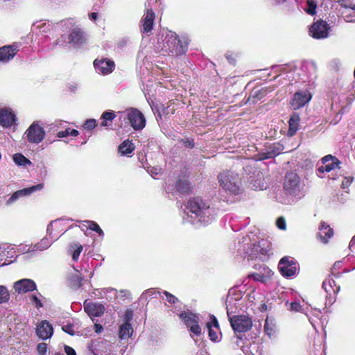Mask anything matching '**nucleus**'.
Masks as SVG:
<instances>
[{
  "mask_svg": "<svg viewBox=\"0 0 355 355\" xmlns=\"http://www.w3.org/2000/svg\"><path fill=\"white\" fill-rule=\"evenodd\" d=\"M353 247H355V235L352 237L349 244V248L350 250H352Z\"/></svg>",
  "mask_w": 355,
  "mask_h": 355,
  "instance_id": "obj_64",
  "label": "nucleus"
},
{
  "mask_svg": "<svg viewBox=\"0 0 355 355\" xmlns=\"http://www.w3.org/2000/svg\"><path fill=\"white\" fill-rule=\"evenodd\" d=\"M69 129L70 128H67L64 131L58 132V134H57L58 137L62 138V137H65L67 136H69Z\"/></svg>",
  "mask_w": 355,
  "mask_h": 355,
  "instance_id": "obj_58",
  "label": "nucleus"
},
{
  "mask_svg": "<svg viewBox=\"0 0 355 355\" xmlns=\"http://www.w3.org/2000/svg\"><path fill=\"white\" fill-rule=\"evenodd\" d=\"M13 160L15 163L19 166H24L31 164V161L28 160L26 157H24L21 153H17L13 155Z\"/></svg>",
  "mask_w": 355,
  "mask_h": 355,
  "instance_id": "obj_40",
  "label": "nucleus"
},
{
  "mask_svg": "<svg viewBox=\"0 0 355 355\" xmlns=\"http://www.w3.org/2000/svg\"><path fill=\"white\" fill-rule=\"evenodd\" d=\"M175 191L178 193L184 194L189 192L191 187L189 183L187 180H178L175 186Z\"/></svg>",
  "mask_w": 355,
  "mask_h": 355,
  "instance_id": "obj_37",
  "label": "nucleus"
},
{
  "mask_svg": "<svg viewBox=\"0 0 355 355\" xmlns=\"http://www.w3.org/2000/svg\"><path fill=\"white\" fill-rule=\"evenodd\" d=\"M89 349L93 355H110L112 344L105 340H96L89 346Z\"/></svg>",
  "mask_w": 355,
  "mask_h": 355,
  "instance_id": "obj_14",
  "label": "nucleus"
},
{
  "mask_svg": "<svg viewBox=\"0 0 355 355\" xmlns=\"http://www.w3.org/2000/svg\"><path fill=\"white\" fill-rule=\"evenodd\" d=\"M86 223H89L88 228L91 230L95 231L99 236H103V232L99 225L94 221L87 220Z\"/></svg>",
  "mask_w": 355,
  "mask_h": 355,
  "instance_id": "obj_45",
  "label": "nucleus"
},
{
  "mask_svg": "<svg viewBox=\"0 0 355 355\" xmlns=\"http://www.w3.org/2000/svg\"><path fill=\"white\" fill-rule=\"evenodd\" d=\"M14 247L10 245L4 244L0 246V266L8 265L12 262L11 259L14 257L12 253H15Z\"/></svg>",
  "mask_w": 355,
  "mask_h": 355,
  "instance_id": "obj_23",
  "label": "nucleus"
},
{
  "mask_svg": "<svg viewBox=\"0 0 355 355\" xmlns=\"http://www.w3.org/2000/svg\"><path fill=\"white\" fill-rule=\"evenodd\" d=\"M43 187V184H38L37 185L32 186L28 188L18 190L9 198V199L6 201V205H10L11 204L14 203L16 200H17L19 198L22 196H29L35 191L42 189Z\"/></svg>",
  "mask_w": 355,
  "mask_h": 355,
  "instance_id": "obj_20",
  "label": "nucleus"
},
{
  "mask_svg": "<svg viewBox=\"0 0 355 355\" xmlns=\"http://www.w3.org/2000/svg\"><path fill=\"white\" fill-rule=\"evenodd\" d=\"M264 331L266 334L268 336H271L274 333V324H272V322H269L268 318L266 320Z\"/></svg>",
  "mask_w": 355,
  "mask_h": 355,
  "instance_id": "obj_46",
  "label": "nucleus"
},
{
  "mask_svg": "<svg viewBox=\"0 0 355 355\" xmlns=\"http://www.w3.org/2000/svg\"><path fill=\"white\" fill-rule=\"evenodd\" d=\"M132 333L133 329L129 322H123L119 327V336L121 339L129 338Z\"/></svg>",
  "mask_w": 355,
  "mask_h": 355,
  "instance_id": "obj_33",
  "label": "nucleus"
},
{
  "mask_svg": "<svg viewBox=\"0 0 355 355\" xmlns=\"http://www.w3.org/2000/svg\"><path fill=\"white\" fill-rule=\"evenodd\" d=\"M82 282L83 278L78 275H73L71 278V285L74 288H78L81 287L83 284Z\"/></svg>",
  "mask_w": 355,
  "mask_h": 355,
  "instance_id": "obj_44",
  "label": "nucleus"
},
{
  "mask_svg": "<svg viewBox=\"0 0 355 355\" xmlns=\"http://www.w3.org/2000/svg\"><path fill=\"white\" fill-rule=\"evenodd\" d=\"M214 216V210L209 203L198 197L189 199L182 214L183 221L191 224H209Z\"/></svg>",
  "mask_w": 355,
  "mask_h": 355,
  "instance_id": "obj_1",
  "label": "nucleus"
},
{
  "mask_svg": "<svg viewBox=\"0 0 355 355\" xmlns=\"http://www.w3.org/2000/svg\"><path fill=\"white\" fill-rule=\"evenodd\" d=\"M270 250V243L266 240H261L257 244H253L247 254L252 259H258L265 261L268 257Z\"/></svg>",
  "mask_w": 355,
  "mask_h": 355,
  "instance_id": "obj_7",
  "label": "nucleus"
},
{
  "mask_svg": "<svg viewBox=\"0 0 355 355\" xmlns=\"http://www.w3.org/2000/svg\"><path fill=\"white\" fill-rule=\"evenodd\" d=\"M276 225L280 230H285L286 228V221L283 217H279L277 218Z\"/></svg>",
  "mask_w": 355,
  "mask_h": 355,
  "instance_id": "obj_53",
  "label": "nucleus"
},
{
  "mask_svg": "<svg viewBox=\"0 0 355 355\" xmlns=\"http://www.w3.org/2000/svg\"><path fill=\"white\" fill-rule=\"evenodd\" d=\"M129 42V39L128 37H123L121 38L117 43V46L119 48H123Z\"/></svg>",
  "mask_w": 355,
  "mask_h": 355,
  "instance_id": "obj_56",
  "label": "nucleus"
},
{
  "mask_svg": "<svg viewBox=\"0 0 355 355\" xmlns=\"http://www.w3.org/2000/svg\"><path fill=\"white\" fill-rule=\"evenodd\" d=\"M329 28L326 21H317L310 27L309 35L315 39H324L328 37Z\"/></svg>",
  "mask_w": 355,
  "mask_h": 355,
  "instance_id": "obj_12",
  "label": "nucleus"
},
{
  "mask_svg": "<svg viewBox=\"0 0 355 355\" xmlns=\"http://www.w3.org/2000/svg\"><path fill=\"white\" fill-rule=\"evenodd\" d=\"M299 122H300V116L297 114L294 113L291 116L288 123H289V128L288 130V135L290 137L293 136L295 135L297 131L298 130L299 128Z\"/></svg>",
  "mask_w": 355,
  "mask_h": 355,
  "instance_id": "obj_32",
  "label": "nucleus"
},
{
  "mask_svg": "<svg viewBox=\"0 0 355 355\" xmlns=\"http://www.w3.org/2000/svg\"><path fill=\"white\" fill-rule=\"evenodd\" d=\"M85 311L88 314L89 316L92 317H99L103 313L105 308L103 304L96 302H84Z\"/></svg>",
  "mask_w": 355,
  "mask_h": 355,
  "instance_id": "obj_25",
  "label": "nucleus"
},
{
  "mask_svg": "<svg viewBox=\"0 0 355 355\" xmlns=\"http://www.w3.org/2000/svg\"><path fill=\"white\" fill-rule=\"evenodd\" d=\"M83 246L76 243L71 244L70 245V250L72 252V259L74 261L78 260L79 256L83 251Z\"/></svg>",
  "mask_w": 355,
  "mask_h": 355,
  "instance_id": "obj_42",
  "label": "nucleus"
},
{
  "mask_svg": "<svg viewBox=\"0 0 355 355\" xmlns=\"http://www.w3.org/2000/svg\"><path fill=\"white\" fill-rule=\"evenodd\" d=\"M116 117V115L114 112L106 111L103 113L101 115V127H107L110 126L112 123V121Z\"/></svg>",
  "mask_w": 355,
  "mask_h": 355,
  "instance_id": "obj_34",
  "label": "nucleus"
},
{
  "mask_svg": "<svg viewBox=\"0 0 355 355\" xmlns=\"http://www.w3.org/2000/svg\"><path fill=\"white\" fill-rule=\"evenodd\" d=\"M257 270L258 271L257 272L251 274L249 275V277H252L255 281L261 282L263 283H266L268 280H270L274 274L273 272L268 266L263 264L260 265Z\"/></svg>",
  "mask_w": 355,
  "mask_h": 355,
  "instance_id": "obj_21",
  "label": "nucleus"
},
{
  "mask_svg": "<svg viewBox=\"0 0 355 355\" xmlns=\"http://www.w3.org/2000/svg\"><path fill=\"white\" fill-rule=\"evenodd\" d=\"M53 329L51 324L46 320L42 321L37 327V335L42 339H48L53 335Z\"/></svg>",
  "mask_w": 355,
  "mask_h": 355,
  "instance_id": "obj_27",
  "label": "nucleus"
},
{
  "mask_svg": "<svg viewBox=\"0 0 355 355\" xmlns=\"http://www.w3.org/2000/svg\"><path fill=\"white\" fill-rule=\"evenodd\" d=\"M336 177L332 176V180H336L338 179L340 177L342 178V182H341V188L344 190H345L346 192H348L347 189H348L349 187L351 185L354 180V178L351 175H345L344 174L340 173L339 175L336 174Z\"/></svg>",
  "mask_w": 355,
  "mask_h": 355,
  "instance_id": "obj_36",
  "label": "nucleus"
},
{
  "mask_svg": "<svg viewBox=\"0 0 355 355\" xmlns=\"http://www.w3.org/2000/svg\"><path fill=\"white\" fill-rule=\"evenodd\" d=\"M184 144L185 146L189 148H193L194 146V142L193 140L187 139L184 141Z\"/></svg>",
  "mask_w": 355,
  "mask_h": 355,
  "instance_id": "obj_61",
  "label": "nucleus"
},
{
  "mask_svg": "<svg viewBox=\"0 0 355 355\" xmlns=\"http://www.w3.org/2000/svg\"><path fill=\"white\" fill-rule=\"evenodd\" d=\"M133 313L131 310H126L125 312V314L123 315V322H129L132 319Z\"/></svg>",
  "mask_w": 355,
  "mask_h": 355,
  "instance_id": "obj_55",
  "label": "nucleus"
},
{
  "mask_svg": "<svg viewBox=\"0 0 355 355\" xmlns=\"http://www.w3.org/2000/svg\"><path fill=\"white\" fill-rule=\"evenodd\" d=\"M27 140L32 144H39L45 137V131L37 123H33L26 131Z\"/></svg>",
  "mask_w": 355,
  "mask_h": 355,
  "instance_id": "obj_10",
  "label": "nucleus"
},
{
  "mask_svg": "<svg viewBox=\"0 0 355 355\" xmlns=\"http://www.w3.org/2000/svg\"><path fill=\"white\" fill-rule=\"evenodd\" d=\"M266 94V90L254 89L252 91L248 101H252V103H256L258 100H261Z\"/></svg>",
  "mask_w": 355,
  "mask_h": 355,
  "instance_id": "obj_39",
  "label": "nucleus"
},
{
  "mask_svg": "<svg viewBox=\"0 0 355 355\" xmlns=\"http://www.w3.org/2000/svg\"><path fill=\"white\" fill-rule=\"evenodd\" d=\"M51 25L49 23H41V24H34V28L40 29V32H46L47 29H49Z\"/></svg>",
  "mask_w": 355,
  "mask_h": 355,
  "instance_id": "obj_48",
  "label": "nucleus"
},
{
  "mask_svg": "<svg viewBox=\"0 0 355 355\" xmlns=\"http://www.w3.org/2000/svg\"><path fill=\"white\" fill-rule=\"evenodd\" d=\"M207 328L208 329L210 340L214 343L220 342L222 334L219 328L218 322L214 315H209V321L207 323Z\"/></svg>",
  "mask_w": 355,
  "mask_h": 355,
  "instance_id": "obj_17",
  "label": "nucleus"
},
{
  "mask_svg": "<svg viewBox=\"0 0 355 355\" xmlns=\"http://www.w3.org/2000/svg\"><path fill=\"white\" fill-rule=\"evenodd\" d=\"M64 351L67 355H76L75 350L69 346L65 345Z\"/></svg>",
  "mask_w": 355,
  "mask_h": 355,
  "instance_id": "obj_59",
  "label": "nucleus"
},
{
  "mask_svg": "<svg viewBox=\"0 0 355 355\" xmlns=\"http://www.w3.org/2000/svg\"><path fill=\"white\" fill-rule=\"evenodd\" d=\"M311 94L308 90H300L295 93L291 99V106L294 110L304 107L311 99Z\"/></svg>",
  "mask_w": 355,
  "mask_h": 355,
  "instance_id": "obj_16",
  "label": "nucleus"
},
{
  "mask_svg": "<svg viewBox=\"0 0 355 355\" xmlns=\"http://www.w3.org/2000/svg\"><path fill=\"white\" fill-rule=\"evenodd\" d=\"M309 320L311 324H312L313 327L315 329V331H317V324L318 323V321L315 320L313 318L311 317H309Z\"/></svg>",
  "mask_w": 355,
  "mask_h": 355,
  "instance_id": "obj_63",
  "label": "nucleus"
},
{
  "mask_svg": "<svg viewBox=\"0 0 355 355\" xmlns=\"http://www.w3.org/2000/svg\"><path fill=\"white\" fill-rule=\"evenodd\" d=\"M157 293L159 294V292H157L153 289H149L142 293L141 297H144L145 295H156Z\"/></svg>",
  "mask_w": 355,
  "mask_h": 355,
  "instance_id": "obj_60",
  "label": "nucleus"
},
{
  "mask_svg": "<svg viewBox=\"0 0 355 355\" xmlns=\"http://www.w3.org/2000/svg\"><path fill=\"white\" fill-rule=\"evenodd\" d=\"M17 251L21 253H27L29 252L35 251V249L33 248V247L32 248L31 246L26 245H20L17 248Z\"/></svg>",
  "mask_w": 355,
  "mask_h": 355,
  "instance_id": "obj_49",
  "label": "nucleus"
},
{
  "mask_svg": "<svg viewBox=\"0 0 355 355\" xmlns=\"http://www.w3.org/2000/svg\"><path fill=\"white\" fill-rule=\"evenodd\" d=\"M163 294L165 295L166 300L170 303L175 304L178 301V298L175 296H174L173 295L171 294L167 291H164Z\"/></svg>",
  "mask_w": 355,
  "mask_h": 355,
  "instance_id": "obj_51",
  "label": "nucleus"
},
{
  "mask_svg": "<svg viewBox=\"0 0 355 355\" xmlns=\"http://www.w3.org/2000/svg\"><path fill=\"white\" fill-rule=\"evenodd\" d=\"M10 299L9 293L4 286L0 285V304L7 302Z\"/></svg>",
  "mask_w": 355,
  "mask_h": 355,
  "instance_id": "obj_43",
  "label": "nucleus"
},
{
  "mask_svg": "<svg viewBox=\"0 0 355 355\" xmlns=\"http://www.w3.org/2000/svg\"><path fill=\"white\" fill-rule=\"evenodd\" d=\"M218 178L220 186L226 192L234 195L239 193L241 182L237 173L232 171H225L221 173Z\"/></svg>",
  "mask_w": 355,
  "mask_h": 355,
  "instance_id": "obj_5",
  "label": "nucleus"
},
{
  "mask_svg": "<svg viewBox=\"0 0 355 355\" xmlns=\"http://www.w3.org/2000/svg\"><path fill=\"white\" fill-rule=\"evenodd\" d=\"M333 230L325 223H321L318 232V237L320 238V241L324 243H327L328 240L333 236Z\"/></svg>",
  "mask_w": 355,
  "mask_h": 355,
  "instance_id": "obj_29",
  "label": "nucleus"
},
{
  "mask_svg": "<svg viewBox=\"0 0 355 355\" xmlns=\"http://www.w3.org/2000/svg\"><path fill=\"white\" fill-rule=\"evenodd\" d=\"M124 118H128L131 126L135 130H142L146 125V120L142 113L137 109L131 108L122 113Z\"/></svg>",
  "mask_w": 355,
  "mask_h": 355,
  "instance_id": "obj_8",
  "label": "nucleus"
},
{
  "mask_svg": "<svg viewBox=\"0 0 355 355\" xmlns=\"http://www.w3.org/2000/svg\"><path fill=\"white\" fill-rule=\"evenodd\" d=\"M37 350L40 355H44L47 350V345L44 343H39L37 346Z\"/></svg>",
  "mask_w": 355,
  "mask_h": 355,
  "instance_id": "obj_50",
  "label": "nucleus"
},
{
  "mask_svg": "<svg viewBox=\"0 0 355 355\" xmlns=\"http://www.w3.org/2000/svg\"><path fill=\"white\" fill-rule=\"evenodd\" d=\"M283 188L286 195L297 200L304 197L306 193L304 184L301 181L299 175L293 172L286 173Z\"/></svg>",
  "mask_w": 355,
  "mask_h": 355,
  "instance_id": "obj_3",
  "label": "nucleus"
},
{
  "mask_svg": "<svg viewBox=\"0 0 355 355\" xmlns=\"http://www.w3.org/2000/svg\"><path fill=\"white\" fill-rule=\"evenodd\" d=\"M69 220L59 218L50 223L46 230L48 236L51 239H54V240H57L60 236L59 234H63L65 232L64 227Z\"/></svg>",
  "mask_w": 355,
  "mask_h": 355,
  "instance_id": "obj_15",
  "label": "nucleus"
},
{
  "mask_svg": "<svg viewBox=\"0 0 355 355\" xmlns=\"http://www.w3.org/2000/svg\"><path fill=\"white\" fill-rule=\"evenodd\" d=\"M340 162L336 157L331 155H328L322 157V165L318 168V175L322 178L320 173L324 172H330L331 171L340 170L339 164Z\"/></svg>",
  "mask_w": 355,
  "mask_h": 355,
  "instance_id": "obj_13",
  "label": "nucleus"
},
{
  "mask_svg": "<svg viewBox=\"0 0 355 355\" xmlns=\"http://www.w3.org/2000/svg\"><path fill=\"white\" fill-rule=\"evenodd\" d=\"M98 13L97 12H91L89 14V19L93 21H95L98 19Z\"/></svg>",
  "mask_w": 355,
  "mask_h": 355,
  "instance_id": "obj_62",
  "label": "nucleus"
},
{
  "mask_svg": "<svg viewBox=\"0 0 355 355\" xmlns=\"http://www.w3.org/2000/svg\"><path fill=\"white\" fill-rule=\"evenodd\" d=\"M322 288L329 295H331V292L334 294H336L340 290V286H337L335 280L330 277L324 280L322 283Z\"/></svg>",
  "mask_w": 355,
  "mask_h": 355,
  "instance_id": "obj_31",
  "label": "nucleus"
},
{
  "mask_svg": "<svg viewBox=\"0 0 355 355\" xmlns=\"http://www.w3.org/2000/svg\"><path fill=\"white\" fill-rule=\"evenodd\" d=\"M155 20V13L152 8H146V11L141 19V29L142 33H148L150 32L153 27Z\"/></svg>",
  "mask_w": 355,
  "mask_h": 355,
  "instance_id": "obj_22",
  "label": "nucleus"
},
{
  "mask_svg": "<svg viewBox=\"0 0 355 355\" xmlns=\"http://www.w3.org/2000/svg\"><path fill=\"white\" fill-rule=\"evenodd\" d=\"M283 146L279 143L272 144L266 147L264 152L259 155V159L263 160L270 159L279 155L283 150Z\"/></svg>",
  "mask_w": 355,
  "mask_h": 355,
  "instance_id": "obj_24",
  "label": "nucleus"
},
{
  "mask_svg": "<svg viewBox=\"0 0 355 355\" xmlns=\"http://www.w3.org/2000/svg\"><path fill=\"white\" fill-rule=\"evenodd\" d=\"M13 288L19 294H24L36 290L35 282L31 279H22L15 282Z\"/></svg>",
  "mask_w": 355,
  "mask_h": 355,
  "instance_id": "obj_19",
  "label": "nucleus"
},
{
  "mask_svg": "<svg viewBox=\"0 0 355 355\" xmlns=\"http://www.w3.org/2000/svg\"><path fill=\"white\" fill-rule=\"evenodd\" d=\"M76 21L75 19L69 18L60 21V26L63 28L71 29L69 35H62L60 39L58 40L57 44L60 46H67L68 44L72 46H78L85 42L86 38L83 30L76 25Z\"/></svg>",
  "mask_w": 355,
  "mask_h": 355,
  "instance_id": "obj_2",
  "label": "nucleus"
},
{
  "mask_svg": "<svg viewBox=\"0 0 355 355\" xmlns=\"http://www.w3.org/2000/svg\"><path fill=\"white\" fill-rule=\"evenodd\" d=\"M62 330L70 335L74 334V330L73 329V326L67 324L62 327Z\"/></svg>",
  "mask_w": 355,
  "mask_h": 355,
  "instance_id": "obj_57",
  "label": "nucleus"
},
{
  "mask_svg": "<svg viewBox=\"0 0 355 355\" xmlns=\"http://www.w3.org/2000/svg\"><path fill=\"white\" fill-rule=\"evenodd\" d=\"M31 301L33 303L37 309H40L43 306L42 303L40 300L35 295H32L31 296Z\"/></svg>",
  "mask_w": 355,
  "mask_h": 355,
  "instance_id": "obj_52",
  "label": "nucleus"
},
{
  "mask_svg": "<svg viewBox=\"0 0 355 355\" xmlns=\"http://www.w3.org/2000/svg\"><path fill=\"white\" fill-rule=\"evenodd\" d=\"M230 318L231 326L235 332H246L252 327V320L245 315H237Z\"/></svg>",
  "mask_w": 355,
  "mask_h": 355,
  "instance_id": "obj_11",
  "label": "nucleus"
},
{
  "mask_svg": "<svg viewBox=\"0 0 355 355\" xmlns=\"http://www.w3.org/2000/svg\"><path fill=\"white\" fill-rule=\"evenodd\" d=\"M94 65L96 70L103 75L110 73L115 67L114 62L107 58L96 59L94 62Z\"/></svg>",
  "mask_w": 355,
  "mask_h": 355,
  "instance_id": "obj_18",
  "label": "nucleus"
},
{
  "mask_svg": "<svg viewBox=\"0 0 355 355\" xmlns=\"http://www.w3.org/2000/svg\"><path fill=\"white\" fill-rule=\"evenodd\" d=\"M17 51V46L15 44L0 48V62H8L14 58Z\"/></svg>",
  "mask_w": 355,
  "mask_h": 355,
  "instance_id": "obj_26",
  "label": "nucleus"
},
{
  "mask_svg": "<svg viewBox=\"0 0 355 355\" xmlns=\"http://www.w3.org/2000/svg\"><path fill=\"white\" fill-rule=\"evenodd\" d=\"M179 316L189 329L192 338L202 334V329L199 325L200 319L197 314L188 311L181 312Z\"/></svg>",
  "mask_w": 355,
  "mask_h": 355,
  "instance_id": "obj_6",
  "label": "nucleus"
},
{
  "mask_svg": "<svg viewBox=\"0 0 355 355\" xmlns=\"http://www.w3.org/2000/svg\"><path fill=\"white\" fill-rule=\"evenodd\" d=\"M302 69L306 73V78L309 81L313 80L316 78L317 66L315 62L310 61L303 63Z\"/></svg>",
  "mask_w": 355,
  "mask_h": 355,
  "instance_id": "obj_30",
  "label": "nucleus"
},
{
  "mask_svg": "<svg viewBox=\"0 0 355 355\" xmlns=\"http://www.w3.org/2000/svg\"><path fill=\"white\" fill-rule=\"evenodd\" d=\"M54 239H51L50 236L47 235V236L43 238L39 243L33 246L35 250L42 251L49 248L53 242L54 241Z\"/></svg>",
  "mask_w": 355,
  "mask_h": 355,
  "instance_id": "obj_35",
  "label": "nucleus"
},
{
  "mask_svg": "<svg viewBox=\"0 0 355 355\" xmlns=\"http://www.w3.org/2000/svg\"><path fill=\"white\" fill-rule=\"evenodd\" d=\"M162 50L173 56L180 55L187 50V44H182L178 36L173 32H168L164 40Z\"/></svg>",
  "mask_w": 355,
  "mask_h": 355,
  "instance_id": "obj_4",
  "label": "nucleus"
},
{
  "mask_svg": "<svg viewBox=\"0 0 355 355\" xmlns=\"http://www.w3.org/2000/svg\"><path fill=\"white\" fill-rule=\"evenodd\" d=\"M316 8L317 3L314 0H306L304 10L307 14L313 15L316 12Z\"/></svg>",
  "mask_w": 355,
  "mask_h": 355,
  "instance_id": "obj_41",
  "label": "nucleus"
},
{
  "mask_svg": "<svg viewBox=\"0 0 355 355\" xmlns=\"http://www.w3.org/2000/svg\"><path fill=\"white\" fill-rule=\"evenodd\" d=\"M291 311H302V306L298 302H291L288 308Z\"/></svg>",
  "mask_w": 355,
  "mask_h": 355,
  "instance_id": "obj_54",
  "label": "nucleus"
},
{
  "mask_svg": "<svg viewBox=\"0 0 355 355\" xmlns=\"http://www.w3.org/2000/svg\"><path fill=\"white\" fill-rule=\"evenodd\" d=\"M134 149V144L129 140L124 141L119 147V150L122 155L131 153Z\"/></svg>",
  "mask_w": 355,
  "mask_h": 355,
  "instance_id": "obj_38",
  "label": "nucleus"
},
{
  "mask_svg": "<svg viewBox=\"0 0 355 355\" xmlns=\"http://www.w3.org/2000/svg\"><path fill=\"white\" fill-rule=\"evenodd\" d=\"M278 268L282 276L286 278L295 276L298 270L297 263L295 259L288 257L281 259Z\"/></svg>",
  "mask_w": 355,
  "mask_h": 355,
  "instance_id": "obj_9",
  "label": "nucleus"
},
{
  "mask_svg": "<svg viewBox=\"0 0 355 355\" xmlns=\"http://www.w3.org/2000/svg\"><path fill=\"white\" fill-rule=\"evenodd\" d=\"M15 121V116L7 109L0 110V125L3 127H10Z\"/></svg>",
  "mask_w": 355,
  "mask_h": 355,
  "instance_id": "obj_28",
  "label": "nucleus"
},
{
  "mask_svg": "<svg viewBox=\"0 0 355 355\" xmlns=\"http://www.w3.org/2000/svg\"><path fill=\"white\" fill-rule=\"evenodd\" d=\"M96 126V121L95 119H87L85 121L83 125V128L85 130H92Z\"/></svg>",
  "mask_w": 355,
  "mask_h": 355,
  "instance_id": "obj_47",
  "label": "nucleus"
}]
</instances>
